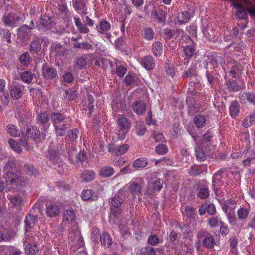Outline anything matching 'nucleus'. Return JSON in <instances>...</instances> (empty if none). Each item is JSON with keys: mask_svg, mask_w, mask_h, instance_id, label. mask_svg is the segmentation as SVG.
I'll use <instances>...</instances> for the list:
<instances>
[{"mask_svg": "<svg viewBox=\"0 0 255 255\" xmlns=\"http://www.w3.org/2000/svg\"><path fill=\"white\" fill-rule=\"evenodd\" d=\"M146 105L141 100L136 101L133 103L132 110L137 115L144 114L145 111Z\"/></svg>", "mask_w": 255, "mask_h": 255, "instance_id": "obj_19", "label": "nucleus"}, {"mask_svg": "<svg viewBox=\"0 0 255 255\" xmlns=\"http://www.w3.org/2000/svg\"><path fill=\"white\" fill-rule=\"evenodd\" d=\"M151 15L156 18L159 23H165L166 20L165 13L161 9H154L152 11Z\"/></svg>", "mask_w": 255, "mask_h": 255, "instance_id": "obj_22", "label": "nucleus"}, {"mask_svg": "<svg viewBox=\"0 0 255 255\" xmlns=\"http://www.w3.org/2000/svg\"><path fill=\"white\" fill-rule=\"evenodd\" d=\"M86 64L87 59L85 57L82 56L77 59L74 64V67L78 70L82 69L85 68Z\"/></svg>", "mask_w": 255, "mask_h": 255, "instance_id": "obj_40", "label": "nucleus"}, {"mask_svg": "<svg viewBox=\"0 0 255 255\" xmlns=\"http://www.w3.org/2000/svg\"><path fill=\"white\" fill-rule=\"evenodd\" d=\"M42 71L43 77L48 80H52L55 78L57 74L56 70L46 63L42 66Z\"/></svg>", "mask_w": 255, "mask_h": 255, "instance_id": "obj_8", "label": "nucleus"}, {"mask_svg": "<svg viewBox=\"0 0 255 255\" xmlns=\"http://www.w3.org/2000/svg\"><path fill=\"white\" fill-rule=\"evenodd\" d=\"M0 36L8 43H11L10 39L11 34L9 30L6 29H1L0 31Z\"/></svg>", "mask_w": 255, "mask_h": 255, "instance_id": "obj_51", "label": "nucleus"}, {"mask_svg": "<svg viewBox=\"0 0 255 255\" xmlns=\"http://www.w3.org/2000/svg\"><path fill=\"white\" fill-rule=\"evenodd\" d=\"M23 168L24 171L29 175L36 176L38 174L37 169L32 165L26 164Z\"/></svg>", "mask_w": 255, "mask_h": 255, "instance_id": "obj_52", "label": "nucleus"}, {"mask_svg": "<svg viewBox=\"0 0 255 255\" xmlns=\"http://www.w3.org/2000/svg\"><path fill=\"white\" fill-rule=\"evenodd\" d=\"M41 44L38 40H33L30 45V51L32 53H36L40 51Z\"/></svg>", "mask_w": 255, "mask_h": 255, "instance_id": "obj_49", "label": "nucleus"}, {"mask_svg": "<svg viewBox=\"0 0 255 255\" xmlns=\"http://www.w3.org/2000/svg\"><path fill=\"white\" fill-rule=\"evenodd\" d=\"M194 123L198 128H201L205 126L206 118L202 115H197L194 118Z\"/></svg>", "mask_w": 255, "mask_h": 255, "instance_id": "obj_36", "label": "nucleus"}, {"mask_svg": "<svg viewBox=\"0 0 255 255\" xmlns=\"http://www.w3.org/2000/svg\"><path fill=\"white\" fill-rule=\"evenodd\" d=\"M250 212V210L245 207L241 208L238 211V217L241 220H246Z\"/></svg>", "mask_w": 255, "mask_h": 255, "instance_id": "obj_37", "label": "nucleus"}, {"mask_svg": "<svg viewBox=\"0 0 255 255\" xmlns=\"http://www.w3.org/2000/svg\"><path fill=\"white\" fill-rule=\"evenodd\" d=\"M111 23L105 19L99 20L98 23L96 25V29L98 33L104 34L106 32L109 31L111 29Z\"/></svg>", "mask_w": 255, "mask_h": 255, "instance_id": "obj_10", "label": "nucleus"}, {"mask_svg": "<svg viewBox=\"0 0 255 255\" xmlns=\"http://www.w3.org/2000/svg\"><path fill=\"white\" fill-rule=\"evenodd\" d=\"M148 162L144 158H138L133 162V166L135 168H143L147 165Z\"/></svg>", "mask_w": 255, "mask_h": 255, "instance_id": "obj_54", "label": "nucleus"}, {"mask_svg": "<svg viewBox=\"0 0 255 255\" xmlns=\"http://www.w3.org/2000/svg\"><path fill=\"white\" fill-rule=\"evenodd\" d=\"M195 46L193 42L190 45L186 46L184 48V53L188 57L193 56L195 53Z\"/></svg>", "mask_w": 255, "mask_h": 255, "instance_id": "obj_45", "label": "nucleus"}, {"mask_svg": "<svg viewBox=\"0 0 255 255\" xmlns=\"http://www.w3.org/2000/svg\"><path fill=\"white\" fill-rule=\"evenodd\" d=\"M112 63L105 58H100L95 62V65L101 67L103 69H106Z\"/></svg>", "mask_w": 255, "mask_h": 255, "instance_id": "obj_48", "label": "nucleus"}, {"mask_svg": "<svg viewBox=\"0 0 255 255\" xmlns=\"http://www.w3.org/2000/svg\"><path fill=\"white\" fill-rule=\"evenodd\" d=\"M205 36L209 40L215 41L217 40L218 32L216 31L212 25L208 24L203 29Z\"/></svg>", "mask_w": 255, "mask_h": 255, "instance_id": "obj_9", "label": "nucleus"}, {"mask_svg": "<svg viewBox=\"0 0 255 255\" xmlns=\"http://www.w3.org/2000/svg\"><path fill=\"white\" fill-rule=\"evenodd\" d=\"M215 244L214 238L211 234L208 237H206V238H204L203 241V246L209 249L213 248Z\"/></svg>", "mask_w": 255, "mask_h": 255, "instance_id": "obj_33", "label": "nucleus"}, {"mask_svg": "<svg viewBox=\"0 0 255 255\" xmlns=\"http://www.w3.org/2000/svg\"><path fill=\"white\" fill-rule=\"evenodd\" d=\"M129 149V145L127 144H124L120 146H117L116 155H119L125 153Z\"/></svg>", "mask_w": 255, "mask_h": 255, "instance_id": "obj_60", "label": "nucleus"}, {"mask_svg": "<svg viewBox=\"0 0 255 255\" xmlns=\"http://www.w3.org/2000/svg\"><path fill=\"white\" fill-rule=\"evenodd\" d=\"M63 221H67L69 223H73L75 221L76 219V214L73 211L68 210L63 212Z\"/></svg>", "mask_w": 255, "mask_h": 255, "instance_id": "obj_30", "label": "nucleus"}, {"mask_svg": "<svg viewBox=\"0 0 255 255\" xmlns=\"http://www.w3.org/2000/svg\"><path fill=\"white\" fill-rule=\"evenodd\" d=\"M155 151L158 154L163 155L167 152L168 148L166 145L159 144L156 147Z\"/></svg>", "mask_w": 255, "mask_h": 255, "instance_id": "obj_62", "label": "nucleus"}, {"mask_svg": "<svg viewBox=\"0 0 255 255\" xmlns=\"http://www.w3.org/2000/svg\"><path fill=\"white\" fill-rule=\"evenodd\" d=\"M183 78L190 77L193 82H196V71L194 67H191L186 70L182 76Z\"/></svg>", "mask_w": 255, "mask_h": 255, "instance_id": "obj_31", "label": "nucleus"}, {"mask_svg": "<svg viewBox=\"0 0 255 255\" xmlns=\"http://www.w3.org/2000/svg\"><path fill=\"white\" fill-rule=\"evenodd\" d=\"M28 29L26 25H23L18 29L17 36L25 39L28 36Z\"/></svg>", "mask_w": 255, "mask_h": 255, "instance_id": "obj_42", "label": "nucleus"}, {"mask_svg": "<svg viewBox=\"0 0 255 255\" xmlns=\"http://www.w3.org/2000/svg\"><path fill=\"white\" fill-rule=\"evenodd\" d=\"M240 105L236 101H233L229 107L230 115L232 118L235 119L239 114Z\"/></svg>", "mask_w": 255, "mask_h": 255, "instance_id": "obj_28", "label": "nucleus"}, {"mask_svg": "<svg viewBox=\"0 0 255 255\" xmlns=\"http://www.w3.org/2000/svg\"><path fill=\"white\" fill-rule=\"evenodd\" d=\"M65 97L69 100H73L76 98L77 96V91L73 89H69L65 91Z\"/></svg>", "mask_w": 255, "mask_h": 255, "instance_id": "obj_59", "label": "nucleus"}, {"mask_svg": "<svg viewBox=\"0 0 255 255\" xmlns=\"http://www.w3.org/2000/svg\"><path fill=\"white\" fill-rule=\"evenodd\" d=\"M10 202L13 206H19L23 202V200L19 196H10L9 198Z\"/></svg>", "mask_w": 255, "mask_h": 255, "instance_id": "obj_55", "label": "nucleus"}, {"mask_svg": "<svg viewBox=\"0 0 255 255\" xmlns=\"http://www.w3.org/2000/svg\"><path fill=\"white\" fill-rule=\"evenodd\" d=\"M136 131L138 135H143L146 131L143 122L137 121L136 123Z\"/></svg>", "mask_w": 255, "mask_h": 255, "instance_id": "obj_53", "label": "nucleus"}, {"mask_svg": "<svg viewBox=\"0 0 255 255\" xmlns=\"http://www.w3.org/2000/svg\"><path fill=\"white\" fill-rule=\"evenodd\" d=\"M3 177L7 185H14L16 187H20L25 183V179L22 176L13 172L7 171Z\"/></svg>", "mask_w": 255, "mask_h": 255, "instance_id": "obj_3", "label": "nucleus"}, {"mask_svg": "<svg viewBox=\"0 0 255 255\" xmlns=\"http://www.w3.org/2000/svg\"><path fill=\"white\" fill-rule=\"evenodd\" d=\"M227 66L229 68H231L229 71L230 76L236 78L239 77L241 75L242 69V65L236 61H230L227 63Z\"/></svg>", "mask_w": 255, "mask_h": 255, "instance_id": "obj_7", "label": "nucleus"}, {"mask_svg": "<svg viewBox=\"0 0 255 255\" xmlns=\"http://www.w3.org/2000/svg\"><path fill=\"white\" fill-rule=\"evenodd\" d=\"M100 241L101 243V245L104 248H109L112 244V239L110 236V235L107 233L104 232L101 236H100Z\"/></svg>", "mask_w": 255, "mask_h": 255, "instance_id": "obj_24", "label": "nucleus"}, {"mask_svg": "<svg viewBox=\"0 0 255 255\" xmlns=\"http://www.w3.org/2000/svg\"><path fill=\"white\" fill-rule=\"evenodd\" d=\"M123 201V199L119 194L115 195L110 200L111 213L109 218L110 220H112L113 218L118 217L121 214Z\"/></svg>", "mask_w": 255, "mask_h": 255, "instance_id": "obj_1", "label": "nucleus"}, {"mask_svg": "<svg viewBox=\"0 0 255 255\" xmlns=\"http://www.w3.org/2000/svg\"><path fill=\"white\" fill-rule=\"evenodd\" d=\"M71 127L70 120L65 121L56 126L54 127L55 134L57 136H62L65 135L67 130Z\"/></svg>", "mask_w": 255, "mask_h": 255, "instance_id": "obj_11", "label": "nucleus"}, {"mask_svg": "<svg viewBox=\"0 0 255 255\" xmlns=\"http://www.w3.org/2000/svg\"><path fill=\"white\" fill-rule=\"evenodd\" d=\"M154 32L153 29L150 27H145L144 29L142 35L143 37L147 40H152L154 36Z\"/></svg>", "mask_w": 255, "mask_h": 255, "instance_id": "obj_44", "label": "nucleus"}, {"mask_svg": "<svg viewBox=\"0 0 255 255\" xmlns=\"http://www.w3.org/2000/svg\"><path fill=\"white\" fill-rule=\"evenodd\" d=\"M10 237L8 230L1 226L0 228V242H6L9 240Z\"/></svg>", "mask_w": 255, "mask_h": 255, "instance_id": "obj_47", "label": "nucleus"}, {"mask_svg": "<svg viewBox=\"0 0 255 255\" xmlns=\"http://www.w3.org/2000/svg\"><path fill=\"white\" fill-rule=\"evenodd\" d=\"M177 18L178 19V22L180 24H184L189 21L190 19V16L187 12L184 11L178 14Z\"/></svg>", "mask_w": 255, "mask_h": 255, "instance_id": "obj_50", "label": "nucleus"}, {"mask_svg": "<svg viewBox=\"0 0 255 255\" xmlns=\"http://www.w3.org/2000/svg\"><path fill=\"white\" fill-rule=\"evenodd\" d=\"M226 85L229 90L231 92L238 91L243 88V84L242 83H239L234 80L226 81Z\"/></svg>", "mask_w": 255, "mask_h": 255, "instance_id": "obj_25", "label": "nucleus"}, {"mask_svg": "<svg viewBox=\"0 0 255 255\" xmlns=\"http://www.w3.org/2000/svg\"><path fill=\"white\" fill-rule=\"evenodd\" d=\"M60 209L59 206L55 203L47 204L46 213L49 217H55L60 213Z\"/></svg>", "mask_w": 255, "mask_h": 255, "instance_id": "obj_16", "label": "nucleus"}, {"mask_svg": "<svg viewBox=\"0 0 255 255\" xmlns=\"http://www.w3.org/2000/svg\"><path fill=\"white\" fill-rule=\"evenodd\" d=\"M155 251L151 247L142 248L140 251V255H155Z\"/></svg>", "mask_w": 255, "mask_h": 255, "instance_id": "obj_56", "label": "nucleus"}, {"mask_svg": "<svg viewBox=\"0 0 255 255\" xmlns=\"http://www.w3.org/2000/svg\"><path fill=\"white\" fill-rule=\"evenodd\" d=\"M80 178L83 181L89 182L95 179V173L93 170H85L81 173Z\"/></svg>", "mask_w": 255, "mask_h": 255, "instance_id": "obj_29", "label": "nucleus"}, {"mask_svg": "<svg viewBox=\"0 0 255 255\" xmlns=\"http://www.w3.org/2000/svg\"><path fill=\"white\" fill-rule=\"evenodd\" d=\"M147 242L149 245L155 246L160 243V239L156 235H151L148 238Z\"/></svg>", "mask_w": 255, "mask_h": 255, "instance_id": "obj_57", "label": "nucleus"}, {"mask_svg": "<svg viewBox=\"0 0 255 255\" xmlns=\"http://www.w3.org/2000/svg\"><path fill=\"white\" fill-rule=\"evenodd\" d=\"M38 123L46 130L49 127V117L46 112L41 113L37 116Z\"/></svg>", "mask_w": 255, "mask_h": 255, "instance_id": "obj_14", "label": "nucleus"}, {"mask_svg": "<svg viewBox=\"0 0 255 255\" xmlns=\"http://www.w3.org/2000/svg\"><path fill=\"white\" fill-rule=\"evenodd\" d=\"M8 143L11 147L15 151L19 153L22 151V149L17 142L13 139H9Z\"/></svg>", "mask_w": 255, "mask_h": 255, "instance_id": "obj_63", "label": "nucleus"}, {"mask_svg": "<svg viewBox=\"0 0 255 255\" xmlns=\"http://www.w3.org/2000/svg\"><path fill=\"white\" fill-rule=\"evenodd\" d=\"M236 201L233 199H228L225 201L222 205V209L225 213L231 212L236 205Z\"/></svg>", "mask_w": 255, "mask_h": 255, "instance_id": "obj_26", "label": "nucleus"}, {"mask_svg": "<svg viewBox=\"0 0 255 255\" xmlns=\"http://www.w3.org/2000/svg\"><path fill=\"white\" fill-rule=\"evenodd\" d=\"M36 221L37 217L34 215L30 214L26 217L24 221L26 232H28L30 229L34 226Z\"/></svg>", "mask_w": 255, "mask_h": 255, "instance_id": "obj_23", "label": "nucleus"}, {"mask_svg": "<svg viewBox=\"0 0 255 255\" xmlns=\"http://www.w3.org/2000/svg\"><path fill=\"white\" fill-rule=\"evenodd\" d=\"M20 78L23 82L29 83L33 78V74L31 72L25 71L21 74Z\"/></svg>", "mask_w": 255, "mask_h": 255, "instance_id": "obj_46", "label": "nucleus"}, {"mask_svg": "<svg viewBox=\"0 0 255 255\" xmlns=\"http://www.w3.org/2000/svg\"><path fill=\"white\" fill-rule=\"evenodd\" d=\"M196 209L192 206H186L184 209L185 215L190 220L195 219Z\"/></svg>", "mask_w": 255, "mask_h": 255, "instance_id": "obj_34", "label": "nucleus"}, {"mask_svg": "<svg viewBox=\"0 0 255 255\" xmlns=\"http://www.w3.org/2000/svg\"><path fill=\"white\" fill-rule=\"evenodd\" d=\"M51 120L53 127L56 126L69 120L68 118L60 113L53 112L51 115Z\"/></svg>", "mask_w": 255, "mask_h": 255, "instance_id": "obj_12", "label": "nucleus"}, {"mask_svg": "<svg viewBox=\"0 0 255 255\" xmlns=\"http://www.w3.org/2000/svg\"><path fill=\"white\" fill-rule=\"evenodd\" d=\"M27 134L33 139L38 138L40 134V131L36 127L31 126L27 129Z\"/></svg>", "mask_w": 255, "mask_h": 255, "instance_id": "obj_35", "label": "nucleus"}, {"mask_svg": "<svg viewBox=\"0 0 255 255\" xmlns=\"http://www.w3.org/2000/svg\"><path fill=\"white\" fill-rule=\"evenodd\" d=\"M23 87L20 86H13L10 90L11 97L14 100L20 99L22 95Z\"/></svg>", "mask_w": 255, "mask_h": 255, "instance_id": "obj_20", "label": "nucleus"}, {"mask_svg": "<svg viewBox=\"0 0 255 255\" xmlns=\"http://www.w3.org/2000/svg\"><path fill=\"white\" fill-rule=\"evenodd\" d=\"M196 158L199 161H203L206 158V156L204 151H203L199 147L195 149Z\"/></svg>", "mask_w": 255, "mask_h": 255, "instance_id": "obj_61", "label": "nucleus"}, {"mask_svg": "<svg viewBox=\"0 0 255 255\" xmlns=\"http://www.w3.org/2000/svg\"><path fill=\"white\" fill-rule=\"evenodd\" d=\"M74 19L75 25L80 33L86 34L89 32L86 24L82 22L79 17H74Z\"/></svg>", "mask_w": 255, "mask_h": 255, "instance_id": "obj_27", "label": "nucleus"}, {"mask_svg": "<svg viewBox=\"0 0 255 255\" xmlns=\"http://www.w3.org/2000/svg\"><path fill=\"white\" fill-rule=\"evenodd\" d=\"M53 18L51 16L42 15L39 19V25L46 29H49L54 25Z\"/></svg>", "mask_w": 255, "mask_h": 255, "instance_id": "obj_17", "label": "nucleus"}, {"mask_svg": "<svg viewBox=\"0 0 255 255\" xmlns=\"http://www.w3.org/2000/svg\"><path fill=\"white\" fill-rule=\"evenodd\" d=\"M114 173V168L110 166H105L100 171V175L103 177L112 176Z\"/></svg>", "mask_w": 255, "mask_h": 255, "instance_id": "obj_38", "label": "nucleus"}, {"mask_svg": "<svg viewBox=\"0 0 255 255\" xmlns=\"http://www.w3.org/2000/svg\"><path fill=\"white\" fill-rule=\"evenodd\" d=\"M144 185V182L143 178H137L131 181L128 187L129 191L133 195H141V188Z\"/></svg>", "mask_w": 255, "mask_h": 255, "instance_id": "obj_6", "label": "nucleus"}, {"mask_svg": "<svg viewBox=\"0 0 255 255\" xmlns=\"http://www.w3.org/2000/svg\"><path fill=\"white\" fill-rule=\"evenodd\" d=\"M48 162L50 165L58 164L60 161L59 153L53 149H49L47 155Z\"/></svg>", "mask_w": 255, "mask_h": 255, "instance_id": "obj_15", "label": "nucleus"}, {"mask_svg": "<svg viewBox=\"0 0 255 255\" xmlns=\"http://www.w3.org/2000/svg\"><path fill=\"white\" fill-rule=\"evenodd\" d=\"M20 18L14 12L11 11H5L2 17V21L4 24L11 27H14L17 25L19 22Z\"/></svg>", "mask_w": 255, "mask_h": 255, "instance_id": "obj_5", "label": "nucleus"}, {"mask_svg": "<svg viewBox=\"0 0 255 255\" xmlns=\"http://www.w3.org/2000/svg\"><path fill=\"white\" fill-rule=\"evenodd\" d=\"M141 64L147 70H152L155 67V61L152 56L148 55L144 57Z\"/></svg>", "mask_w": 255, "mask_h": 255, "instance_id": "obj_18", "label": "nucleus"}, {"mask_svg": "<svg viewBox=\"0 0 255 255\" xmlns=\"http://www.w3.org/2000/svg\"><path fill=\"white\" fill-rule=\"evenodd\" d=\"M163 181L162 180L154 176H151L148 180L147 188L145 194L149 197H152L155 195V193L161 190L163 187Z\"/></svg>", "mask_w": 255, "mask_h": 255, "instance_id": "obj_2", "label": "nucleus"}, {"mask_svg": "<svg viewBox=\"0 0 255 255\" xmlns=\"http://www.w3.org/2000/svg\"><path fill=\"white\" fill-rule=\"evenodd\" d=\"M73 6L76 10H82L85 6V3L83 0H72Z\"/></svg>", "mask_w": 255, "mask_h": 255, "instance_id": "obj_64", "label": "nucleus"}, {"mask_svg": "<svg viewBox=\"0 0 255 255\" xmlns=\"http://www.w3.org/2000/svg\"><path fill=\"white\" fill-rule=\"evenodd\" d=\"M6 130L8 133L12 136H18L20 135V131L13 124H9L6 127Z\"/></svg>", "mask_w": 255, "mask_h": 255, "instance_id": "obj_41", "label": "nucleus"}, {"mask_svg": "<svg viewBox=\"0 0 255 255\" xmlns=\"http://www.w3.org/2000/svg\"><path fill=\"white\" fill-rule=\"evenodd\" d=\"M152 51L155 56H159L163 51L162 44L160 42H155L152 44Z\"/></svg>", "mask_w": 255, "mask_h": 255, "instance_id": "obj_32", "label": "nucleus"}, {"mask_svg": "<svg viewBox=\"0 0 255 255\" xmlns=\"http://www.w3.org/2000/svg\"><path fill=\"white\" fill-rule=\"evenodd\" d=\"M118 125L119 127L118 132V138L123 139L126 137L127 133L130 128L129 122L127 118L120 116L118 117Z\"/></svg>", "mask_w": 255, "mask_h": 255, "instance_id": "obj_4", "label": "nucleus"}, {"mask_svg": "<svg viewBox=\"0 0 255 255\" xmlns=\"http://www.w3.org/2000/svg\"><path fill=\"white\" fill-rule=\"evenodd\" d=\"M79 130L76 128H73L68 132V134L66 136V139L70 142L75 141L78 137V134Z\"/></svg>", "mask_w": 255, "mask_h": 255, "instance_id": "obj_43", "label": "nucleus"}, {"mask_svg": "<svg viewBox=\"0 0 255 255\" xmlns=\"http://www.w3.org/2000/svg\"><path fill=\"white\" fill-rule=\"evenodd\" d=\"M38 252V248L36 245L28 244L25 247V253L27 255H36Z\"/></svg>", "mask_w": 255, "mask_h": 255, "instance_id": "obj_39", "label": "nucleus"}, {"mask_svg": "<svg viewBox=\"0 0 255 255\" xmlns=\"http://www.w3.org/2000/svg\"><path fill=\"white\" fill-rule=\"evenodd\" d=\"M82 199L85 201H96L98 199L97 194L91 190H85L82 193Z\"/></svg>", "mask_w": 255, "mask_h": 255, "instance_id": "obj_21", "label": "nucleus"}, {"mask_svg": "<svg viewBox=\"0 0 255 255\" xmlns=\"http://www.w3.org/2000/svg\"><path fill=\"white\" fill-rule=\"evenodd\" d=\"M30 57L28 52H24L19 57L20 62L23 65L28 64L30 61Z\"/></svg>", "mask_w": 255, "mask_h": 255, "instance_id": "obj_58", "label": "nucleus"}, {"mask_svg": "<svg viewBox=\"0 0 255 255\" xmlns=\"http://www.w3.org/2000/svg\"><path fill=\"white\" fill-rule=\"evenodd\" d=\"M51 51L56 57H61L64 56L66 51L65 47L59 43H52L51 46Z\"/></svg>", "mask_w": 255, "mask_h": 255, "instance_id": "obj_13", "label": "nucleus"}]
</instances>
